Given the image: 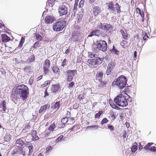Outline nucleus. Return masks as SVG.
Listing matches in <instances>:
<instances>
[{
    "instance_id": "3",
    "label": "nucleus",
    "mask_w": 156,
    "mask_h": 156,
    "mask_svg": "<svg viewBox=\"0 0 156 156\" xmlns=\"http://www.w3.org/2000/svg\"><path fill=\"white\" fill-rule=\"evenodd\" d=\"M93 50L97 52L98 50H100L103 51H105L107 49V44L104 41L100 40L98 41L97 44L93 46Z\"/></svg>"
},
{
    "instance_id": "32",
    "label": "nucleus",
    "mask_w": 156,
    "mask_h": 156,
    "mask_svg": "<svg viewBox=\"0 0 156 156\" xmlns=\"http://www.w3.org/2000/svg\"><path fill=\"white\" fill-rule=\"evenodd\" d=\"M121 44L123 47L125 48L127 44V41L125 40H122L121 43Z\"/></svg>"
},
{
    "instance_id": "28",
    "label": "nucleus",
    "mask_w": 156,
    "mask_h": 156,
    "mask_svg": "<svg viewBox=\"0 0 156 156\" xmlns=\"http://www.w3.org/2000/svg\"><path fill=\"white\" fill-rule=\"evenodd\" d=\"M52 70L53 72L57 73L59 72V69L56 66H54L53 67Z\"/></svg>"
},
{
    "instance_id": "18",
    "label": "nucleus",
    "mask_w": 156,
    "mask_h": 156,
    "mask_svg": "<svg viewBox=\"0 0 156 156\" xmlns=\"http://www.w3.org/2000/svg\"><path fill=\"white\" fill-rule=\"evenodd\" d=\"M1 37L2 41L4 42H7L10 40V38L5 34H2Z\"/></svg>"
},
{
    "instance_id": "33",
    "label": "nucleus",
    "mask_w": 156,
    "mask_h": 156,
    "mask_svg": "<svg viewBox=\"0 0 156 156\" xmlns=\"http://www.w3.org/2000/svg\"><path fill=\"white\" fill-rule=\"evenodd\" d=\"M110 51L111 52L115 53V54H118L117 52H119L118 50L114 48V46H113V48L110 50Z\"/></svg>"
},
{
    "instance_id": "23",
    "label": "nucleus",
    "mask_w": 156,
    "mask_h": 156,
    "mask_svg": "<svg viewBox=\"0 0 156 156\" xmlns=\"http://www.w3.org/2000/svg\"><path fill=\"white\" fill-rule=\"evenodd\" d=\"M60 101H58L56 102L55 103L54 106L53 107V108L55 109L58 110L60 107Z\"/></svg>"
},
{
    "instance_id": "41",
    "label": "nucleus",
    "mask_w": 156,
    "mask_h": 156,
    "mask_svg": "<svg viewBox=\"0 0 156 156\" xmlns=\"http://www.w3.org/2000/svg\"><path fill=\"white\" fill-rule=\"evenodd\" d=\"M108 121V120L106 118H104L101 121V124L103 125L104 124L107 123Z\"/></svg>"
},
{
    "instance_id": "42",
    "label": "nucleus",
    "mask_w": 156,
    "mask_h": 156,
    "mask_svg": "<svg viewBox=\"0 0 156 156\" xmlns=\"http://www.w3.org/2000/svg\"><path fill=\"white\" fill-rule=\"evenodd\" d=\"M109 103H110V105L113 108L118 109V108H116L117 106L114 103H113V102H109Z\"/></svg>"
},
{
    "instance_id": "61",
    "label": "nucleus",
    "mask_w": 156,
    "mask_h": 156,
    "mask_svg": "<svg viewBox=\"0 0 156 156\" xmlns=\"http://www.w3.org/2000/svg\"><path fill=\"white\" fill-rule=\"evenodd\" d=\"M36 134V130H34L32 132L31 135L33 136V135H35Z\"/></svg>"
},
{
    "instance_id": "58",
    "label": "nucleus",
    "mask_w": 156,
    "mask_h": 156,
    "mask_svg": "<svg viewBox=\"0 0 156 156\" xmlns=\"http://www.w3.org/2000/svg\"><path fill=\"white\" fill-rule=\"evenodd\" d=\"M39 43L37 42H36L34 44V45L33 46L34 48H37V46L38 44Z\"/></svg>"
},
{
    "instance_id": "2",
    "label": "nucleus",
    "mask_w": 156,
    "mask_h": 156,
    "mask_svg": "<svg viewBox=\"0 0 156 156\" xmlns=\"http://www.w3.org/2000/svg\"><path fill=\"white\" fill-rule=\"evenodd\" d=\"M127 80L123 75L120 76L113 82V83L120 89L124 88L126 84Z\"/></svg>"
},
{
    "instance_id": "1",
    "label": "nucleus",
    "mask_w": 156,
    "mask_h": 156,
    "mask_svg": "<svg viewBox=\"0 0 156 156\" xmlns=\"http://www.w3.org/2000/svg\"><path fill=\"white\" fill-rule=\"evenodd\" d=\"M15 93L17 97L21 98L23 100L27 99V96L29 94V90L28 87L24 84H21L17 86L15 90Z\"/></svg>"
},
{
    "instance_id": "9",
    "label": "nucleus",
    "mask_w": 156,
    "mask_h": 156,
    "mask_svg": "<svg viewBox=\"0 0 156 156\" xmlns=\"http://www.w3.org/2000/svg\"><path fill=\"white\" fill-rule=\"evenodd\" d=\"M50 61L49 60H46L43 65V71L44 74H47L49 72V68L50 66Z\"/></svg>"
},
{
    "instance_id": "25",
    "label": "nucleus",
    "mask_w": 156,
    "mask_h": 156,
    "mask_svg": "<svg viewBox=\"0 0 156 156\" xmlns=\"http://www.w3.org/2000/svg\"><path fill=\"white\" fill-rule=\"evenodd\" d=\"M54 2H51L49 1H48L46 2V7H48L49 6H52L54 4Z\"/></svg>"
},
{
    "instance_id": "34",
    "label": "nucleus",
    "mask_w": 156,
    "mask_h": 156,
    "mask_svg": "<svg viewBox=\"0 0 156 156\" xmlns=\"http://www.w3.org/2000/svg\"><path fill=\"white\" fill-rule=\"evenodd\" d=\"M103 24H102L101 22H98V24H97V28H99L102 30V28L103 27Z\"/></svg>"
},
{
    "instance_id": "44",
    "label": "nucleus",
    "mask_w": 156,
    "mask_h": 156,
    "mask_svg": "<svg viewBox=\"0 0 156 156\" xmlns=\"http://www.w3.org/2000/svg\"><path fill=\"white\" fill-rule=\"evenodd\" d=\"M67 62V60L66 59H65L63 60V61L62 64L61 66L63 67H64L66 65V63Z\"/></svg>"
},
{
    "instance_id": "46",
    "label": "nucleus",
    "mask_w": 156,
    "mask_h": 156,
    "mask_svg": "<svg viewBox=\"0 0 156 156\" xmlns=\"http://www.w3.org/2000/svg\"><path fill=\"white\" fill-rule=\"evenodd\" d=\"M32 138L33 140L34 141L36 140L39 139L38 137L36 135H33V136H32Z\"/></svg>"
},
{
    "instance_id": "52",
    "label": "nucleus",
    "mask_w": 156,
    "mask_h": 156,
    "mask_svg": "<svg viewBox=\"0 0 156 156\" xmlns=\"http://www.w3.org/2000/svg\"><path fill=\"white\" fill-rule=\"evenodd\" d=\"M30 67L29 66L25 67L24 70L25 72H29L30 70Z\"/></svg>"
},
{
    "instance_id": "17",
    "label": "nucleus",
    "mask_w": 156,
    "mask_h": 156,
    "mask_svg": "<svg viewBox=\"0 0 156 156\" xmlns=\"http://www.w3.org/2000/svg\"><path fill=\"white\" fill-rule=\"evenodd\" d=\"M23 138H21L17 140L16 141V146L18 147H21L24 144V142L22 140Z\"/></svg>"
},
{
    "instance_id": "47",
    "label": "nucleus",
    "mask_w": 156,
    "mask_h": 156,
    "mask_svg": "<svg viewBox=\"0 0 156 156\" xmlns=\"http://www.w3.org/2000/svg\"><path fill=\"white\" fill-rule=\"evenodd\" d=\"M68 85L69 86V87L72 88L74 85V83L73 82H71L69 83L68 84Z\"/></svg>"
},
{
    "instance_id": "15",
    "label": "nucleus",
    "mask_w": 156,
    "mask_h": 156,
    "mask_svg": "<svg viewBox=\"0 0 156 156\" xmlns=\"http://www.w3.org/2000/svg\"><path fill=\"white\" fill-rule=\"evenodd\" d=\"M100 30H95L92 31L90 35L88 36V37H91L94 36H98L100 34Z\"/></svg>"
},
{
    "instance_id": "38",
    "label": "nucleus",
    "mask_w": 156,
    "mask_h": 156,
    "mask_svg": "<svg viewBox=\"0 0 156 156\" xmlns=\"http://www.w3.org/2000/svg\"><path fill=\"white\" fill-rule=\"evenodd\" d=\"M19 151L18 149L16 148H14L12 151V154H16L17 153H19Z\"/></svg>"
},
{
    "instance_id": "19",
    "label": "nucleus",
    "mask_w": 156,
    "mask_h": 156,
    "mask_svg": "<svg viewBox=\"0 0 156 156\" xmlns=\"http://www.w3.org/2000/svg\"><path fill=\"white\" fill-rule=\"evenodd\" d=\"M67 80L68 81L71 82L73 79L74 75L72 73L69 72V70L67 71Z\"/></svg>"
},
{
    "instance_id": "22",
    "label": "nucleus",
    "mask_w": 156,
    "mask_h": 156,
    "mask_svg": "<svg viewBox=\"0 0 156 156\" xmlns=\"http://www.w3.org/2000/svg\"><path fill=\"white\" fill-rule=\"evenodd\" d=\"M115 66V63L112 62H110L108 64L107 68H109L110 70H113Z\"/></svg>"
},
{
    "instance_id": "12",
    "label": "nucleus",
    "mask_w": 156,
    "mask_h": 156,
    "mask_svg": "<svg viewBox=\"0 0 156 156\" xmlns=\"http://www.w3.org/2000/svg\"><path fill=\"white\" fill-rule=\"evenodd\" d=\"M101 8L99 6H94L93 9V14L95 16H97L101 12Z\"/></svg>"
},
{
    "instance_id": "13",
    "label": "nucleus",
    "mask_w": 156,
    "mask_h": 156,
    "mask_svg": "<svg viewBox=\"0 0 156 156\" xmlns=\"http://www.w3.org/2000/svg\"><path fill=\"white\" fill-rule=\"evenodd\" d=\"M103 27L102 28V30H103L107 31H111L112 30V26L109 24L107 23L103 24Z\"/></svg>"
},
{
    "instance_id": "27",
    "label": "nucleus",
    "mask_w": 156,
    "mask_h": 156,
    "mask_svg": "<svg viewBox=\"0 0 156 156\" xmlns=\"http://www.w3.org/2000/svg\"><path fill=\"white\" fill-rule=\"evenodd\" d=\"M10 136L9 134H6L4 137V140L6 141H8L10 140Z\"/></svg>"
},
{
    "instance_id": "62",
    "label": "nucleus",
    "mask_w": 156,
    "mask_h": 156,
    "mask_svg": "<svg viewBox=\"0 0 156 156\" xmlns=\"http://www.w3.org/2000/svg\"><path fill=\"white\" fill-rule=\"evenodd\" d=\"M153 144V143H149L147 145L148 147H150Z\"/></svg>"
},
{
    "instance_id": "21",
    "label": "nucleus",
    "mask_w": 156,
    "mask_h": 156,
    "mask_svg": "<svg viewBox=\"0 0 156 156\" xmlns=\"http://www.w3.org/2000/svg\"><path fill=\"white\" fill-rule=\"evenodd\" d=\"M59 88V85L58 84H54L52 85L51 91L52 92L55 93L57 91Z\"/></svg>"
},
{
    "instance_id": "63",
    "label": "nucleus",
    "mask_w": 156,
    "mask_h": 156,
    "mask_svg": "<svg viewBox=\"0 0 156 156\" xmlns=\"http://www.w3.org/2000/svg\"><path fill=\"white\" fill-rule=\"evenodd\" d=\"M136 10L137 12L138 13L140 12H141L140 9L139 8H136Z\"/></svg>"
},
{
    "instance_id": "59",
    "label": "nucleus",
    "mask_w": 156,
    "mask_h": 156,
    "mask_svg": "<svg viewBox=\"0 0 156 156\" xmlns=\"http://www.w3.org/2000/svg\"><path fill=\"white\" fill-rule=\"evenodd\" d=\"M139 13L140 14V15L141 16L142 18H144V14L143 11H142V12L141 11V12H139Z\"/></svg>"
},
{
    "instance_id": "5",
    "label": "nucleus",
    "mask_w": 156,
    "mask_h": 156,
    "mask_svg": "<svg viewBox=\"0 0 156 156\" xmlns=\"http://www.w3.org/2000/svg\"><path fill=\"white\" fill-rule=\"evenodd\" d=\"M65 21L63 19H60L53 24V30L55 31H60L65 27Z\"/></svg>"
},
{
    "instance_id": "50",
    "label": "nucleus",
    "mask_w": 156,
    "mask_h": 156,
    "mask_svg": "<svg viewBox=\"0 0 156 156\" xmlns=\"http://www.w3.org/2000/svg\"><path fill=\"white\" fill-rule=\"evenodd\" d=\"M112 70H110V69H109V68H107V71L106 72V74L107 75H108L110 74L111 71H112Z\"/></svg>"
},
{
    "instance_id": "48",
    "label": "nucleus",
    "mask_w": 156,
    "mask_h": 156,
    "mask_svg": "<svg viewBox=\"0 0 156 156\" xmlns=\"http://www.w3.org/2000/svg\"><path fill=\"white\" fill-rule=\"evenodd\" d=\"M33 80H34V78L33 77H31L29 81V83L30 84V85H31L32 84L33 82Z\"/></svg>"
},
{
    "instance_id": "53",
    "label": "nucleus",
    "mask_w": 156,
    "mask_h": 156,
    "mask_svg": "<svg viewBox=\"0 0 156 156\" xmlns=\"http://www.w3.org/2000/svg\"><path fill=\"white\" fill-rule=\"evenodd\" d=\"M84 1L83 0H81L79 3V6L82 7L83 5Z\"/></svg>"
},
{
    "instance_id": "31",
    "label": "nucleus",
    "mask_w": 156,
    "mask_h": 156,
    "mask_svg": "<svg viewBox=\"0 0 156 156\" xmlns=\"http://www.w3.org/2000/svg\"><path fill=\"white\" fill-rule=\"evenodd\" d=\"M137 149V147L136 145L133 146L131 148V151L133 153L135 152Z\"/></svg>"
},
{
    "instance_id": "55",
    "label": "nucleus",
    "mask_w": 156,
    "mask_h": 156,
    "mask_svg": "<svg viewBox=\"0 0 156 156\" xmlns=\"http://www.w3.org/2000/svg\"><path fill=\"white\" fill-rule=\"evenodd\" d=\"M108 128L111 131H112L114 130V127L112 125H109L108 126Z\"/></svg>"
},
{
    "instance_id": "10",
    "label": "nucleus",
    "mask_w": 156,
    "mask_h": 156,
    "mask_svg": "<svg viewBox=\"0 0 156 156\" xmlns=\"http://www.w3.org/2000/svg\"><path fill=\"white\" fill-rule=\"evenodd\" d=\"M19 153L23 156H25L26 154L28 153L27 147H24L21 148H20L19 151Z\"/></svg>"
},
{
    "instance_id": "60",
    "label": "nucleus",
    "mask_w": 156,
    "mask_h": 156,
    "mask_svg": "<svg viewBox=\"0 0 156 156\" xmlns=\"http://www.w3.org/2000/svg\"><path fill=\"white\" fill-rule=\"evenodd\" d=\"M138 147L139 149H140L141 151L143 148V146H142L141 145L140 143L139 144Z\"/></svg>"
},
{
    "instance_id": "49",
    "label": "nucleus",
    "mask_w": 156,
    "mask_h": 156,
    "mask_svg": "<svg viewBox=\"0 0 156 156\" xmlns=\"http://www.w3.org/2000/svg\"><path fill=\"white\" fill-rule=\"evenodd\" d=\"M84 95L83 94H80L79 95L78 98L80 100H82L84 98Z\"/></svg>"
},
{
    "instance_id": "7",
    "label": "nucleus",
    "mask_w": 156,
    "mask_h": 156,
    "mask_svg": "<svg viewBox=\"0 0 156 156\" xmlns=\"http://www.w3.org/2000/svg\"><path fill=\"white\" fill-rule=\"evenodd\" d=\"M102 62V60L101 58L97 57L94 59H89L87 61L88 63L91 65H99Z\"/></svg>"
},
{
    "instance_id": "54",
    "label": "nucleus",
    "mask_w": 156,
    "mask_h": 156,
    "mask_svg": "<svg viewBox=\"0 0 156 156\" xmlns=\"http://www.w3.org/2000/svg\"><path fill=\"white\" fill-rule=\"evenodd\" d=\"M99 84L100 87H103L105 84V82H102L101 81L100 82Z\"/></svg>"
},
{
    "instance_id": "6",
    "label": "nucleus",
    "mask_w": 156,
    "mask_h": 156,
    "mask_svg": "<svg viewBox=\"0 0 156 156\" xmlns=\"http://www.w3.org/2000/svg\"><path fill=\"white\" fill-rule=\"evenodd\" d=\"M108 9L115 14H116V11L117 13H119L121 12L120 7L117 3L114 5L112 2H110L108 6Z\"/></svg>"
},
{
    "instance_id": "64",
    "label": "nucleus",
    "mask_w": 156,
    "mask_h": 156,
    "mask_svg": "<svg viewBox=\"0 0 156 156\" xmlns=\"http://www.w3.org/2000/svg\"><path fill=\"white\" fill-rule=\"evenodd\" d=\"M95 0H89V2L90 4H92L94 3Z\"/></svg>"
},
{
    "instance_id": "39",
    "label": "nucleus",
    "mask_w": 156,
    "mask_h": 156,
    "mask_svg": "<svg viewBox=\"0 0 156 156\" xmlns=\"http://www.w3.org/2000/svg\"><path fill=\"white\" fill-rule=\"evenodd\" d=\"M68 121V117L63 118L62 119L61 122L63 123H66Z\"/></svg>"
},
{
    "instance_id": "56",
    "label": "nucleus",
    "mask_w": 156,
    "mask_h": 156,
    "mask_svg": "<svg viewBox=\"0 0 156 156\" xmlns=\"http://www.w3.org/2000/svg\"><path fill=\"white\" fill-rule=\"evenodd\" d=\"M69 71L71 73H72L74 75V73H76L77 70L76 69L73 70H69Z\"/></svg>"
},
{
    "instance_id": "24",
    "label": "nucleus",
    "mask_w": 156,
    "mask_h": 156,
    "mask_svg": "<svg viewBox=\"0 0 156 156\" xmlns=\"http://www.w3.org/2000/svg\"><path fill=\"white\" fill-rule=\"evenodd\" d=\"M97 56L94 52H89L88 53V57L90 58H93Z\"/></svg>"
},
{
    "instance_id": "4",
    "label": "nucleus",
    "mask_w": 156,
    "mask_h": 156,
    "mask_svg": "<svg viewBox=\"0 0 156 156\" xmlns=\"http://www.w3.org/2000/svg\"><path fill=\"white\" fill-rule=\"evenodd\" d=\"M114 102L120 107H122L128 105L127 101L125 97L122 94H119L114 99Z\"/></svg>"
},
{
    "instance_id": "26",
    "label": "nucleus",
    "mask_w": 156,
    "mask_h": 156,
    "mask_svg": "<svg viewBox=\"0 0 156 156\" xmlns=\"http://www.w3.org/2000/svg\"><path fill=\"white\" fill-rule=\"evenodd\" d=\"M35 60V57L34 55H32L30 56L28 60L30 62H33Z\"/></svg>"
},
{
    "instance_id": "36",
    "label": "nucleus",
    "mask_w": 156,
    "mask_h": 156,
    "mask_svg": "<svg viewBox=\"0 0 156 156\" xmlns=\"http://www.w3.org/2000/svg\"><path fill=\"white\" fill-rule=\"evenodd\" d=\"M50 83V80H47V81H45L43 84L41 86L42 87H44L45 86H47V85H48V84H49Z\"/></svg>"
},
{
    "instance_id": "35",
    "label": "nucleus",
    "mask_w": 156,
    "mask_h": 156,
    "mask_svg": "<svg viewBox=\"0 0 156 156\" xmlns=\"http://www.w3.org/2000/svg\"><path fill=\"white\" fill-rule=\"evenodd\" d=\"M103 113L102 111H99L98 113H96L95 116V118H98L100 117L101 115Z\"/></svg>"
},
{
    "instance_id": "11",
    "label": "nucleus",
    "mask_w": 156,
    "mask_h": 156,
    "mask_svg": "<svg viewBox=\"0 0 156 156\" xmlns=\"http://www.w3.org/2000/svg\"><path fill=\"white\" fill-rule=\"evenodd\" d=\"M54 17L52 16H47L44 18V22L46 23H51L54 20Z\"/></svg>"
},
{
    "instance_id": "16",
    "label": "nucleus",
    "mask_w": 156,
    "mask_h": 156,
    "mask_svg": "<svg viewBox=\"0 0 156 156\" xmlns=\"http://www.w3.org/2000/svg\"><path fill=\"white\" fill-rule=\"evenodd\" d=\"M50 107V105L48 104H46L45 105H44L43 106L41 107L39 111V112L40 113H42L43 112H45L46 110L49 108Z\"/></svg>"
},
{
    "instance_id": "14",
    "label": "nucleus",
    "mask_w": 156,
    "mask_h": 156,
    "mask_svg": "<svg viewBox=\"0 0 156 156\" xmlns=\"http://www.w3.org/2000/svg\"><path fill=\"white\" fill-rule=\"evenodd\" d=\"M96 80L97 82H100L102 80L103 76V73L102 72H99L97 73L96 75Z\"/></svg>"
},
{
    "instance_id": "45",
    "label": "nucleus",
    "mask_w": 156,
    "mask_h": 156,
    "mask_svg": "<svg viewBox=\"0 0 156 156\" xmlns=\"http://www.w3.org/2000/svg\"><path fill=\"white\" fill-rule=\"evenodd\" d=\"M150 150L152 151L155 152L156 151V147L153 146L150 147Z\"/></svg>"
},
{
    "instance_id": "43",
    "label": "nucleus",
    "mask_w": 156,
    "mask_h": 156,
    "mask_svg": "<svg viewBox=\"0 0 156 156\" xmlns=\"http://www.w3.org/2000/svg\"><path fill=\"white\" fill-rule=\"evenodd\" d=\"M63 135H60L58 138H57L56 140V142L58 143L63 138Z\"/></svg>"
},
{
    "instance_id": "57",
    "label": "nucleus",
    "mask_w": 156,
    "mask_h": 156,
    "mask_svg": "<svg viewBox=\"0 0 156 156\" xmlns=\"http://www.w3.org/2000/svg\"><path fill=\"white\" fill-rule=\"evenodd\" d=\"M25 41V38L24 37H21V41L20 42V43H21V44H23L24 43V42Z\"/></svg>"
},
{
    "instance_id": "29",
    "label": "nucleus",
    "mask_w": 156,
    "mask_h": 156,
    "mask_svg": "<svg viewBox=\"0 0 156 156\" xmlns=\"http://www.w3.org/2000/svg\"><path fill=\"white\" fill-rule=\"evenodd\" d=\"M55 128V125L54 123H52L49 128L48 129L50 131H52Z\"/></svg>"
},
{
    "instance_id": "37",
    "label": "nucleus",
    "mask_w": 156,
    "mask_h": 156,
    "mask_svg": "<svg viewBox=\"0 0 156 156\" xmlns=\"http://www.w3.org/2000/svg\"><path fill=\"white\" fill-rule=\"evenodd\" d=\"M6 102L5 101H3L2 102V105L3 107L2 110L4 111H5L6 109Z\"/></svg>"
},
{
    "instance_id": "20",
    "label": "nucleus",
    "mask_w": 156,
    "mask_h": 156,
    "mask_svg": "<svg viewBox=\"0 0 156 156\" xmlns=\"http://www.w3.org/2000/svg\"><path fill=\"white\" fill-rule=\"evenodd\" d=\"M120 32L123 38L127 40L129 38V35L127 34L126 31H124L123 30H121Z\"/></svg>"
},
{
    "instance_id": "30",
    "label": "nucleus",
    "mask_w": 156,
    "mask_h": 156,
    "mask_svg": "<svg viewBox=\"0 0 156 156\" xmlns=\"http://www.w3.org/2000/svg\"><path fill=\"white\" fill-rule=\"evenodd\" d=\"M27 148L28 149V154H30L33 151V146H30L28 147H27Z\"/></svg>"
},
{
    "instance_id": "40",
    "label": "nucleus",
    "mask_w": 156,
    "mask_h": 156,
    "mask_svg": "<svg viewBox=\"0 0 156 156\" xmlns=\"http://www.w3.org/2000/svg\"><path fill=\"white\" fill-rule=\"evenodd\" d=\"M36 38L38 41H41L42 38V37L39 34H36Z\"/></svg>"
},
{
    "instance_id": "51",
    "label": "nucleus",
    "mask_w": 156,
    "mask_h": 156,
    "mask_svg": "<svg viewBox=\"0 0 156 156\" xmlns=\"http://www.w3.org/2000/svg\"><path fill=\"white\" fill-rule=\"evenodd\" d=\"M52 147L51 146H50L46 148V151L47 152H49L52 150Z\"/></svg>"
},
{
    "instance_id": "8",
    "label": "nucleus",
    "mask_w": 156,
    "mask_h": 156,
    "mask_svg": "<svg viewBox=\"0 0 156 156\" xmlns=\"http://www.w3.org/2000/svg\"><path fill=\"white\" fill-rule=\"evenodd\" d=\"M68 12L67 8L64 5L59 6L58 9V12L60 16L66 15Z\"/></svg>"
}]
</instances>
